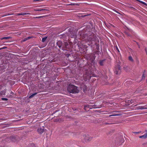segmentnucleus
I'll list each match as a JSON object with an SVG mask.
<instances>
[{"instance_id": "nucleus-18", "label": "nucleus", "mask_w": 147, "mask_h": 147, "mask_svg": "<svg viewBox=\"0 0 147 147\" xmlns=\"http://www.w3.org/2000/svg\"><path fill=\"white\" fill-rule=\"evenodd\" d=\"M142 3H143L144 4V3H144V2H142Z\"/></svg>"}, {"instance_id": "nucleus-11", "label": "nucleus", "mask_w": 147, "mask_h": 147, "mask_svg": "<svg viewBox=\"0 0 147 147\" xmlns=\"http://www.w3.org/2000/svg\"><path fill=\"white\" fill-rule=\"evenodd\" d=\"M9 38V37H5L3 38L2 39H7Z\"/></svg>"}, {"instance_id": "nucleus-4", "label": "nucleus", "mask_w": 147, "mask_h": 147, "mask_svg": "<svg viewBox=\"0 0 147 147\" xmlns=\"http://www.w3.org/2000/svg\"><path fill=\"white\" fill-rule=\"evenodd\" d=\"M146 133L143 135L140 136L139 138H140L145 139L147 138V130L146 131Z\"/></svg>"}, {"instance_id": "nucleus-6", "label": "nucleus", "mask_w": 147, "mask_h": 147, "mask_svg": "<svg viewBox=\"0 0 147 147\" xmlns=\"http://www.w3.org/2000/svg\"><path fill=\"white\" fill-rule=\"evenodd\" d=\"M37 131H38L40 134L42 133L44 131L43 129H42L41 128H38Z\"/></svg>"}, {"instance_id": "nucleus-14", "label": "nucleus", "mask_w": 147, "mask_h": 147, "mask_svg": "<svg viewBox=\"0 0 147 147\" xmlns=\"http://www.w3.org/2000/svg\"><path fill=\"white\" fill-rule=\"evenodd\" d=\"M142 78H145V76H144V74H143L142 75Z\"/></svg>"}, {"instance_id": "nucleus-1", "label": "nucleus", "mask_w": 147, "mask_h": 147, "mask_svg": "<svg viewBox=\"0 0 147 147\" xmlns=\"http://www.w3.org/2000/svg\"><path fill=\"white\" fill-rule=\"evenodd\" d=\"M67 89L68 91L70 93H78L79 91L77 87L73 85L69 86Z\"/></svg>"}, {"instance_id": "nucleus-12", "label": "nucleus", "mask_w": 147, "mask_h": 147, "mask_svg": "<svg viewBox=\"0 0 147 147\" xmlns=\"http://www.w3.org/2000/svg\"><path fill=\"white\" fill-rule=\"evenodd\" d=\"M2 99L3 100H7V99L6 98H2Z\"/></svg>"}, {"instance_id": "nucleus-17", "label": "nucleus", "mask_w": 147, "mask_h": 147, "mask_svg": "<svg viewBox=\"0 0 147 147\" xmlns=\"http://www.w3.org/2000/svg\"><path fill=\"white\" fill-rule=\"evenodd\" d=\"M116 115H113V116H116Z\"/></svg>"}, {"instance_id": "nucleus-15", "label": "nucleus", "mask_w": 147, "mask_h": 147, "mask_svg": "<svg viewBox=\"0 0 147 147\" xmlns=\"http://www.w3.org/2000/svg\"><path fill=\"white\" fill-rule=\"evenodd\" d=\"M41 17L39 16V17H36V18H40Z\"/></svg>"}, {"instance_id": "nucleus-9", "label": "nucleus", "mask_w": 147, "mask_h": 147, "mask_svg": "<svg viewBox=\"0 0 147 147\" xmlns=\"http://www.w3.org/2000/svg\"><path fill=\"white\" fill-rule=\"evenodd\" d=\"M47 38V37H44V38H42V41L43 42H44L45 40H46Z\"/></svg>"}, {"instance_id": "nucleus-13", "label": "nucleus", "mask_w": 147, "mask_h": 147, "mask_svg": "<svg viewBox=\"0 0 147 147\" xmlns=\"http://www.w3.org/2000/svg\"><path fill=\"white\" fill-rule=\"evenodd\" d=\"M42 10H43V9H40V10H36V9H35L34 10L36 11H42Z\"/></svg>"}, {"instance_id": "nucleus-10", "label": "nucleus", "mask_w": 147, "mask_h": 147, "mask_svg": "<svg viewBox=\"0 0 147 147\" xmlns=\"http://www.w3.org/2000/svg\"><path fill=\"white\" fill-rule=\"evenodd\" d=\"M129 60L131 61H133L132 58L131 56H129Z\"/></svg>"}, {"instance_id": "nucleus-8", "label": "nucleus", "mask_w": 147, "mask_h": 147, "mask_svg": "<svg viewBox=\"0 0 147 147\" xmlns=\"http://www.w3.org/2000/svg\"><path fill=\"white\" fill-rule=\"evenodd\" d=\"M37 94V93H35L34 94L31 95L29 97L30 98H31L33 97H34L35 95H36Z\"/></svg>"}, {"instance_id": "nucleus-3", "label": "nucleus", "mask_w": 147, "mask_h": 147, "mask_svg": "<svg viewBox=\"0 0 147 147\" xmlns=\"http://www.w3.org/2000/svg\"><path fill=\"white\" fill-rule=\"evenodd\" d=\"M84 137L86 141H88L89 140H90L92 139V138L90 136L88 135L84 136Z\"/></svg>"}, {"instance_id": "nucleus-5", "label": "nucleus", "mask_w": 147, "mask_h": 147, "mask_svg": "<svg viewBox=\"0 0 147 147\" xmlns=\"http://www.w3.org/2000/svg\"><path fill=\"white\" fill-rule=\"evenodd\" d=\"M30 13L28 12H24L19 13L17 14L18 15H30Z\"/></svg>"}, {"instance_id": "nucleus-2", "label": "nucleus", "mask_w": 147, "mask_h": 147, "mask_svg": "<svg viewBox=\"0 0 147 147\" xmlns=\"http://www.w3.org/2000/svg\"><path fill=\"white\" fill-rule=\"evenodd\" d=\"M115 73L116 74H119L120 73L121 67L119 65H117L115 67Z\"/></svg>"}, {"instance_id": "nucleus-16", "label": "nucleus", "mask_w": 147, "mask_h": 147, "mask_svg": "<svg viewBox=\"0 0 147 147\" xmlns=\"http://www.w3.org/2000/svg\"><path fill=\"white\" fill-rule=\"evenodd\" d=\"M100 65H102V62H100Z\"/></svg>"}, {"instance_id": "nucleus-7", "label": "nucleus", "mask_w": 147, "mask_h": 147, "mask_svg": "<svg viewBox=\"0 0 147 147\" xmlns=\"http://www.w3.org/2000/svg\"><path fill=\"white\" fill-rule=\"evenodd\" d=\"M139 109L142 110L146 109H147V106L146 107V106H145L144 107H140Z\"/></svg>"}]
</instances>
